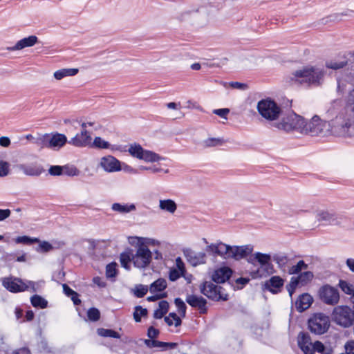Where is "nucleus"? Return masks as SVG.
<instances>
[{"instance_id":"nucleus-28","label":"nucleus","mask_w":354,"mask_h":354,"mask_svg":"<svg viewBox=\"0 0 354 354\" xmlns=\"http://www.w3.org/2000/svg\"><path fill=\"white\" fill-rule=\"evenodd\" d=\"M276 272H277V271L274 268L272 261H270V265H268V268H266L265 271H261L260 268H256V269L251 268L249 272V274H250V277H252V279H261L263 277H267L268 276H270Z\"/></svg>"},{"instance_id":"nucleus-44","label":"nucleus","mask_w":354,"mask_h":354,"mask_svg":"<svg viewBox=\"0 0 354 354\" xmlns=\"http://www.w3.org/2000/svg\"><path fill=\"white\" fill-rule=\"evenodd\" d=\"M106 277L108 279H115L118 274V264L115 261L108 263L106 266Z\"/></svg>"},{"instance_id":"nucleus-51","label":"nucleus","mask_w":354,"mask_h":354,"mask_svg":"<svg viewBox=\"0 0 354 354\" xmlns=\"http://www.w3.org/2000/svg\"><path fill=\"white\" fill-rule=\"evenodd\" d=\"M272 261V256L270 254L263 253V255L259 259V266L257 268H260L261 271H265L268 265Z\"/></svg>"},{"instance_id":"nucleus-30","label":"nucleus","mask_w":354,"mask_h":354,"mask_svg":"<svg viewBox=\"0 0 354 354\" xmlns=\"http://www.w3.org/2000/svg\"><path fill=\"white\" fill-rule=\"evenodd\" d=\"M167 287V283L165 278L160 277L153 281L149 286L151 293L166 292L165 290Z\"/></svg>"},{"instance_id":"nucleus-16","label":"nucleus","mask_w":354,"mask_h":354,"mask_svg":"<svg viewBox=\"0 0 354 354\" xmlns=\"http://www.w3.org/2000/svg\"><path fill=\"white\" fill-rule=\"evenodd\" d=\"M185 302L192 308H198L199 313L201 315H205L208 312V307L207 306V301L201 295L194 294L187 295Z\"/></svg>"},{"instance_id":"nucleus-50","label":"nucleus","mask_w":354,"mask_h":354,"mask_svg":"<svg viewBox=\"0 0 354 354\" xmlns=\"http://www.w3.org/2000/svg\"><path fill=\"white\" fill-rule=\"evenodd\" d=\"M80 174V171L73 165H64V175L67 176L73 177L77 176Z\"/></svg>"},{"instance_id":"nucleus-11","label":"nucleus","mask_w":354,"mask_h":354,"mask_svg":"<svg viewBox=\"0 0 354 354\" xmlns=\"http://www.w3.org/2000/svg\"><path fill=\"white\" fill-rule=\"evenodd\" d=\"M319 299L327 305H336L339 300V293L337 288L329 284L322 286L318 290Z\"/></svg>"},{"instance_id":"nucleus-2","label":"nucleus","mask_w":354,"mask_h":354,"mask_svg":"<svg viewBox=\"0 0 354 354\" xmlns=\"http://www.w3.org/2000/svg\"><path fill=\"white\" fill-rule=\"evenodd\" d=\"M292 80L298 81L300 83L305 82L308 84L319 85L324 75V71L315 66H306L302 69L292 72Z\"/></svg>"},{"instance_id":"nucleus-6","label":"nucleus","mask_w":354,"mask_h":354,"mask_svg":"<svg viewBox=\"0 0 354 354\" xmlns=\"http://www.w3.org/2000/svg\"><path fill=\"white\" fill-rule=\"evenodd\" d=\"M200 292L202 295L213 301H227L230 299L229 295H221L219 290L223 289V286L216 284L211 281H203L200 286Z\"/></svg>"},{"instance_id":"nucleus-46","label":"nucleus","mask_w":354,"mask_h":354,"mask_svg":"<svg viewBox=\"0 0 354 354\" xmlns=\"http://www.w3.org/2000/svg\"><path fill=\"white\" fill-rule=\"evenodd\" d=\"M174 303L177 308V310L182 318L186 317L187 306L180 297H176L174 300Z\"/></svg>"},{"instance_id":"nucleus-49","label":"nucleus","mask_w":354,"mask_h":354,"mask_svg":"<svg viewBox=\"0 0 354 354\" xmlns=\"http://www.w3.org/2000/svg\"><path fill=\"white\" fill-rule=\"evenodd\" d=\"M225 142L223 138H209L204 140L205 147H214L221 146Z\"/></svg>"},{"instance_id":"nucleus-26","label":"nucleus","mask_w":354,"mask_h":354,"mask_svg":"<svg viewBox=\"0 0 354 354\" xmlns=\"http://www.w3.org/2000/svg\"><path fill=\"white\" fill-rule=\"evenodd\" d=\"M276 272H277V271L274 268L272 261H270V265H268V268H266L265 271H261L260 268H256V269L251 268L249 272V274H250V277H252V279H261L263 277H267L268 276H270Z\"/></svg>"},{"instance_id":"nucleus-7","label":"nucleus","mask_w":354,"mask_h":354,"mask_svg":"<svg viewBox=\"0 0 354 354\" xmlns=\"http://www.w3.org/2000/svg\"><path fill=\"white\" fill-rule=\"evenodd\" d=\"M2 286L9 292L17 293L28 290L36 291L35 283L31 281H23L21 278L9 277L2 279Z\"/></svg>"},{"instance_id":"nucleus-61","label":"nucleus","mask_w":354,"mask_h":354,"mask_svg":"<svg viewBox=\"0 0 354 354\" xmlns=\"http://www.w3.org/2000/svg\"><path fill=\"white\" fill-rule=\"evenodd\" d=\"M230 110L228 108H221L216 109L213 111V113L219 116L223 119H227V114L230 113Z\"/></svg>"},{"instance_id":"nucleus-36","label":"nucleus","mask_w":354,"mask_h":354,"mask_svg":"<svg viewBox=\"0 0 354 354\" xmlns=\"http://www.w3.org/2000/svg\"><path fill=\"white\" fill-rule=\"evenodd\" d=\"M159 207L161 210L174 214L177 209V204L172 199H161L159 201Z\"/></svg>"},{"instance_id":"nucleus-62","label":"nucleus","mask_w":354,"mask_h":354,"mask_svg":"<svg viewBox=\"0 0 354 354\" xmlns=\"http://www.w3.org/2000/svg\"><path fill=\"white\" fill-rule=\"evenodd\" d=\"M250 279L248 277H239L235 279V283H236V289L241 290L243 289L249 282Z\"/></svg>"},{"instance_id":"nucleus-17","label":"nucleus","mask_w":354,"mask_h":354,"mask_svg":"<svg viewBox=\"0 0 354 354\" xmlns=\"http://www.w3.org/2000/svg\"><path fill=\"white\" fill-rule=\"evenodd\" d=\"M82 130L80 136H83L82 140H80L79 136H75L69 141L68 144L78 148H84L88 146L89 140H92L91 133L86 130L87 123L83 122L80 124Z\"/></svg>"},{"instance_id":"nucleus-13","label":"nucleus","mask_w":354,"mask_h":354,"mask_svg":"<svg viewBox=\"0 0 354 354\" xmlns=\"http://www.w3.org/2000/svg\"><path fill=\"white\" fill-rule=\"evenodd\" d=\"M67 137L65 134L59 132H53L46 133V147L58 151L62 148L66 143H68Z\"/></svg>"},{"instance_id":"nucleus-38","label":"nucleus","mask_w":354,"mask_h":354,"mask_svg":"<svg viewBox=\"0 0 354 354\" xmlns=\"http://www.w3.org/2000/svg\"><path fill=\"white\" fill-rule=\"evenodd\" d=\"M140 160L148 162H156L162 160H165V158L153 151L145 149Z\"/></svg>"},{"instance_id":"nucleus-32","label":"nucleus","mask_w":354,"mask_h":354,"mask_svg":"<svg viewBox=\"0 0 354 354\" xmlns=\"http://www.w3.org/2000/svg\"><path fill=\"white\" fill-rule=\"evenodd\" d=\"M15 241L16 243H21L24 245H32L35 243H39V245L38 246V250H41V251H44V241H40L37 238H31L28 236H17Z\"/></svg>"},{"instance_id":"nucleus-53","label":"nucleus","mask_w":354,"mask_h":354,"mask_svg":"<svg viewBox=\"0 0 354 354\" xmlns=\"http://www.w3.org/2000/svg\"><path fill=\"white\" fill-rule=\"evenodd\" d=\"M186 272H183L176 268H171L169 271V281L174 282L177 281L181 277H185Z\"/></svg>"},{"instance_id":"nucleus-23","label":"nucleus","mask_w":354,"mask_h":354,"mask_svg":"<svg viewBox=\"0 0 354 354\" xmlns=\"http://www.w3.org/2000/svg\"><path fill=\"white\" fill-rule=\"evenodd\" d=\"M38 41V39L35 35H30L28 37L23 38L19 40L15 46L12 47H8V49L9 50L15 51L19 50L24 49L26 47H30L34 46Z\"/></svg>"},{"instance_id":"nucleus-3","label":"nucleus","mask_w":354,"mask_h":354,"mask_svg":"<svg viewBox=\"0 0 354 354\" xmlns=\"http://www.w3.org/2000/svg\"><path fill=\"white\" fill-rule=\"evenodd\" d=\"M257 109L259 114L268 121L277 120L282 113L281 106L270 97L260 100L257 102Z\"/></svg>"},{"instance_id":"nucleus-15","label":"nucleus","mask_w":354,"mask_h":354,"mask_svg":"<svg viewBox=\"0 0 354 354\" xmlns=\"http://www.w3.org/2000/svg\"><path fill=\"white\" fill-rule=\"evenodd\" d=\"M285 280L280 276L274 275L266 280L262 285V290L263 291H268L273 295H277L281 292Z\"/></svg>"},{"instance_id":"nucleus-4","label":"nucleus","mask_w":354,"mask_h":354,"mask_svg":"<svg viewBox=\"0 0 354 354\" xmlns=\"http://www.w3.org/2000/svg\"><path fill=\"white\" fill-rule=\"evenodd\" d=\"M307 326L314 335L325 334L330 327V318L323 313H315L307 320Z\"/></svg>"},{"instance_id":"nucleus-24","label":"nucleus","mask_w":354,"mask_h":354,"mask_svg":"<svg viewBox=\"0 0 354 354\" xmlns=\"http://www.w3.org/2000/svg\"><path fill=\"white\" fill-rule=\"evenodd\" d=\"M298 347L304 352V354H308L307 351L309 350L310 346H312L313 342L308 332L301 331L297 336Z\"/></svg>"},{"instance_id":"nucleus-27","label":"nucleus","mask_w":354,"mask_h":354,"mask_svg":"<svg viewBox=\"0 0 354 354\" xmlns=\"http://www.w3.org/2000/svg\"><path fill=\"white\" fill-rule=\"evenodd\" d=\"M276 272H277V271L274 268L272 261H270V265H268V268H266L265 271H261L260 268H256V269L251 268L249 272V274H250V277H252V279H261L263 277H267L268 276H270Z\"/></svg>"},{"instance_id":"nucleus-37","label":"nucleus","mask_w":354,"mask_h":354,"mask_svg":"<svg viewBox=\"0 0 354 354\" xmlns=\"http://www.w3.org/2000/svg\"><path fill=\"white\" fill-rule=\"evenodd\" d=\"M79 72L77 68H62L54 73L53 77L57 80H60L65 77H71L76 75Z\"/></svg>"},{"instance_id":"nucleus-14","label":"nucleus","mask_w":354,"mask_h":354,"mask_svg":"<svg viewBox=\"0 0 354 354\" xmlns=\"http://www.w3.org/2000/svg\"><path fill=\"white\" fill-rule=\"evenodd\" d=\"M227 250L230 249L227 259H233L236 261L247 258L253 252V246L250 244L244 245H231L227 246Z\"/></svg>"},{"instance_id":"nucleus-8","label":"nucleus","mask_w":354,"mask_h":354,"mask_svg":"<svg viewBox=\"0 0 354 354\" xmlns=\"http://www.w3.org/2000/svg\"><path fill=\"white\" fill-rule=\"evenodd\" d=\"M305 125H306L305 118L292 111L287 117L282 118L281 121L278 123L277 127L287 132L292 130L304 132Z\"/></svg>"},{"instance_id":"nucleus-64","label":"nucleus","mask_w":354,"mask_h":354,"mask_svg":"<svg viewBox=\"0 0 354 354\" xmlns=\"http://www.w3.org/2000/svg\"><path fill=\"white\" fill-rule=\"evenodd\" d=\"M160 330L158 328H156L153 326H150L147 328V336L149 337V339H154L157 338L160 335Z\"/></svg>"},{"instance_id":"nucleus-5","label":"nucleus","mask_w":354,"mask_h":354,"mask_svg":"<svg viewBox=\"0 0 354 354\" xmlns=\"http://www.w3.org/2000/svg\"><path fill=\"white\" fill-rule=\"evenodd\" d=\"M332 315L333 320L344 328H348L354 324V309L347 305L335 307Z\"/></svg>"},{"instance_id":"nucleus-12","label":"nucleus","mask_w":354,"mask_h":354,"mask_svg":"<svg viewBox=\"0 0 354 354\" xmlns=\"http://www.w3.org/2000/svg\"><path fill=\"white\" fill-rule=\"evenodd\" d=\"M234 270L227 266L226 262H223L221 266L216 268L211 275V280L216 284H223L227 282L231 286L233 283L230 281Z\"/></svg>"},{"instance_id":"nucleus-63","label":"nucleus","mask_w":354,"mask_h":354,"mask_svg":"<svg viewBox=\"0 0 354 354\" xmlns=\"http://www.w3.org/2000/svg\"><path fill=\"white\" fill-rule=\"evenodd\" d=\"M178 346V344L176 342H160V351H165L167 350H171L176 348Z\"/></svg>"},{"instance_id":"nucleus-31","label":"nucleus","mask_w":354,"mask_h":354,"mask_svg":"<svg viewBox=\"0 0 354 354\" xmlns=\"http://www.w3.org/2000/svg\"><path fill=\"white\" fill-rule=\"evenodd\" d=\"M315 352L320 354H332L333 349L326 348L321 341L316 340L313 343L311 348L310 347L307 351V353L315 354Z\"/></svg>"},{"instance_id":"nucleus-58","label":"nucleus","mask_w":354,"mask_h":354,"mask_svg":"<svg viewBox=\"0 0 354 354\" xmlns=\"http://www.w3.org/2000/svg\"><path fill=\"white\" fill-rule=\"evenodd\" d=\"M140 341H142L145 345L149 348H160V342L161 341L156 339V338L154 339H140Z\"/></svg>"},{"instance_id":"nucleus-47","label":"nucleus","mask_w":354,"mask_h":354,"mask_svg":"<svg viewBox=\"0 0 354 354\" xmlns=\"http://www.w3.org/2000/svg\"><path fill=\"white\" fill-rule=\"evenodd\" d=\"M308 264L304 260H299L295 265L291 266L288 270L289 274H296L302 272V270H306Z\"/></svg>"},{"instance_id":"nucleus-55","label":"nucleus","mask_w":354,"mask_h":354,"mask_svg":"<svg viewBox=\"0 0 354 354\" xmlns=\"http://www.w3.org/2000/svg\"><path fill=\"white\" fill-rule=\"evenodd\" d=\"M272 259L275 261L279 268H283L288 263V257L286 255H279L275 254L272 256Z\"/></svg>"},{"instance_id":"nucleus-41","label":"nucleus","mask_w":354,"mask_h":354,"mask_svg":"<svg viewBox=\"0 0 354 354\" xmlns=\"http://www.w3.org/2000/svg\"><path fill=\"white\" fill-rule=\"evenodd\" d=\"M148 316V310L146 308H143L142 306L138 305L134 307V311L133 313V319L136 323H140L142 321V317H147Z\"/></svg>"},{"instance_id":"nucleus-33","label":"nucleus","mask_w":354,"mask_h":354,"mask_svg":"<svg viewBox=\"0 0 354 354\" xmlns=\"http://www.w3.org/2000/svg\"><path fill=\"white\" fill-rule=\"evenodd\" d=\"M341 60L339 62L330 61L326 62V67L329 69L338 70L343 68L348 64V59L346 53L339 55Z\"/></svg>"},{"instance_id":"nucleus-9","label":"nucleus","mask_w":354,"mask_h":354,"mask_svg":"<svg viewBox=\"0 0 354 354\" xmlns=\"http://www.w3.org/2000/svg\"><path fill=\"white\" fill-rule=\"evenodd\" d=\"M315 218L318 222L322 223L323 225H340L343 221L348 220L346 216L337 213L333 209L318 210Z\"/></svg>"},{"instance_id":"nucleus-20","label":"nucleus","mask_w":354,"mask_h":354,"mask_svg":"<svg viewBox=\"0 0 354 354\" xmlns=\"http://www.w3.org/2000/svg\"><path fill=\"white\" fill-rule=\"evenodd\" d=\"M100 165L106 172L120 171L122 169L121 162L111 155L101 158Z\"/></svg>"},{"instance_id":"nucleus-18","label":"nucleus","mask_w":354,"mask_h":354,"mask_svg":"<svg viewBox=\"0 0 354 354\" xmlns=\"http://www.w3.org/2000/svg\"><path fill=\"white\" fill-rule=\"evenodd\" d=\"M183 252L187 262L194 267L206 263V253L204 252L196 253L191 248H184Z\"/></svg>"},{"instance_id":"nucleus-39","label":"nucleus","mask_w":354,"mask_h":354,"mask_svg":"<svg viewBox=\"0 0 354 354\" xmlns=\"http://www.w3.org/2000/svg\"><path fill=\"white\" fill-rule=\"evenodd\" d=\"M97 333L99 336L103 337H110L114 339H120L121 335L114 329L99 328L97 329Z\"/></svg>"},{"instance_id":"nucleus-21","label":"nucleus","mask_w":354,"mask_h":354,"mask_svg":"<svg viewBox=\"0 0 354 354\" xmlns=\"http://www.w3.org/2000/svg\"><path fill=\"white\" fill-rule=\"evenodd\" d=\"M17 168L22 171L26 175L32 176H39L44 171L42 164L37 162L21 164L17 165Z\"/></svg>"},{"instance_id":"nucleus-57","label":"nucleus","mask_w":354,"mask_h":354,"mask_svg":"<svg viewBox=\"0 0 354 354\" xmlns=\"http://www.w3.org/2000/svg\"><path fill=\"white\" fill-rule=\"evenodd\" d=\"M31 304L36 308H44V299L41 296L35 295L30 297Z\"/></svg>"},{"instance_id":"nucleus-43","label":"nucleus","mask_w":354,"mask_h":354,"mask_svg":"<svg viewBox=\"0 0 354 354\" xmlns=\"http://www.w3.org/2000/svg\"><path fill=\"white\" fill-rule=\"evenodd\" d=\"M144 150L145 149L140 144L134 142L130 145L128 152L131 156L140 160Z\"/></svg>"},{"instance_id":"nucleus-40","label":"nucleus","mask_w":354,"mask_h":354,"mask_svg":"<svg viewBox=\"0 0 354 354\" xmlns=\"http://www.w3.org/2000/svg\"><path fill=\"white\" fill-rule=\"evenodd\" d=\"M149 290V286L143 284H136L133 288H131L130 292L136 298H142Z\"/></svg>"},{"instance_id":"nucleus-59","label":"nucleus","mask_w":354,"mask_h":354,"mask_svg":"<svg viewBox=\"0 0 354 354\" xmlns=\"http://www.w3.org/2000/svg\"><path fill=\"white\" fill-rule=\"evenodd\" d=\"M140 169L141 170H147L150 171L153 174L160 173V172H164L165 174H167L169 172V169H164L160 166L154 165L151 167H147V166H140Z\"/></svg>"},{"instance_id":"nucleus-29","label":"nucleus","mask_w":354,"mask_h":354,"mask_svg":"<svg viewBox=\"0 0 354 354\" xmlns=\"http://www.w3.org/2000/svg\"><path fill=\"white\" fill-rule=\"evenodd\" d=\"M297 277H292L291 279L295 282L298 286H304L310 283L313 277V272L311 271H304L301 273L296 274Z\"/></svg>"},{"instance_id":"nucleus-48","label":"nucleus","mask_w":354,"mask_h":354,"mask_svg":"<svg viewBox=\"0 0 354 354\" xmlns=\"http://www.w3.org/2000/svg\"><path fill=\"white\" fill-rule=\"evenodd\" d=\"M338 286L342 291H343L346 295L352 296L354 293L353 285L346 280L339 279Z\"/></svg>"},{"instance_id":"nucleus-10","label":"nucleus","mask_w":354,"mask_h":354,"mask_svg":"<svg viewBox=\"0 0 354 354\" xmlns=\"http://www.w3.org/2000/svg\"><path fill=\"white\" fill-rule=\"evenodd\" d=\"M137 250L133 254L135 261L133 266L137 268H145L148 267L152 261V252L147 245H142V243H136Z\"/></svg>"},{"instance_id":"nucleus-19","label":"nucleus","mask_w":354,"mask_h":354,"mask_svg":"<svg viewBox=\"0 0 354 354\" xmlns=\"http://www.w3.org/2000/svg\"><path fill=\"white\" fill-rule=\"evenodd\" d=\"M324 125L323 121L320 118L315 115L310 121H306L304 132L310 133L312 136H318L323 131Z\"/></svg>"},{"instance_id":"nucleus-52","label":"nucleus","mask_w":354,"mask_h":354,"mask_svg":"<svg viewBox=\"0 0 354 354\" xmlns=\"http://www.w3.org/2000/svg\"><path fill=\"white\" fill-rule=\"evenodd\" d=\"M64 245L65 242L63 241L52 240L50 242L46 241V252L54 249H59Z\"/></svg>"},{"instance_id":"nucleus-34","label":"nucleus","mask_w":354,"mask_h":354,"mask_svg":"<svg viewBox=\"0 0 354 354\" xmlns=\"http://www.w3.org/2000/svg\"><path fill=\"white\" fill-rule=\"evenodd\" d=\"M87 147L97 149H107L111 147V144L102 138L95 136L93 142L92 140H89V143Z\"/></svg>"},{"instance_id":"nucleus-25","label":"nucleus","mask_w":354,"mask_h":354,"mask_svg":"<svg viewBox=\"0 0 354 354\" xmlns=\"http://www.w3.org/2000/svg\"><path fill=\"white\" fill-rule=\"evenodd\" d=\"M133 261H135V257L131 248H127L120 254V262L121 266L126 270L129 271L131 270V263H133Z\"/></svg>"},{"instance_id":"nucleus-56","label":"nucleus","mask_w":354,"mask_h":354,"mask_svg":"<svg viewBox=\"0 0 354 354\" xmlns=\"http://www.w3.org/2000/svg\"><path fill=\"white\" fill-rule=\"evenodd\" d=\"M263 255L262 252H257L254 254H251L247 257V261L252 264L254 267H257L259 265V259H261Z\"/></svg>"},{"instance_id":"nucleus-45","label":"nucleus","mask_w":354,"mask_h":354,"mask_svg":"<svg viewBox=\"0 0 354 354\" xmlns=\"http://www.w3.org/2000/svg\"><path fill=\"white\" fill-rule=\"evenodd\" d=\"M226 251L227 250H225V252H222L221 250H218V245L216 243H211L205 247L204 252H205L206 254H207L208 255L216 257L218 256L223 257Z\"/></svg>"},{"instance_id":"nucleus-22","label":"nucleus","mask_w":354,"mask_h":354,"mask_svg":"<svg viewBox=\"0 0 354 354\" xmlns=\"http://www.w3.org/2000/svg\"><path fill=\"white\" fill-rule=\"evenodd\" d=\"M314 301L313 297L308 292L299 295L295 301V308L299 313H303L308 309Z\"/></svg>"},{"instance_id":"nucleus-54","label":"nucleus","mask_w":354,"mask_h":354,"mask_svg":"<svg viewBox=\"0 0 354 354\" xmlns=\"http://www.w3.org/2000/svg\"><path fill=\"white\" fill-rule=\"evenodd\" d=\"M48 171L53 176H62L64 175V165H51Z\"/></svg>"},{"instance_id":"nucleus-35","label":"nucleus","mask_w":354,"mask_h":354,"mask_svg":"<svg viewBox=\"0 0 354 354\" xmlns=\"http://www.w3.org/2000/svg\"><path fill=\"white\" fill-rule=\"evenodd\" d=\"M111 209L119 213L127 214L131 211H135L136 209V207L133 203L122 204L120 203H114L111 205Z\"/></svg>"},{"instance_id":"nucleus-60","label":"nucleus","mask_w":354,"mask_h":354,"mask_svg":"<svg viewBox=\"0 0 354 354\" xmlns=\"http://www.w3.org/2000/svg\"><path fill=\"white\" fill-rule=\"evenodd\" d=\"M135 239H137L138 243H142V245H158L160 244L159 241L155 240L153 239L150 238H145V237H138L136 236Z\"/></svg>"},{"instance_id":"nucleus-42","label":"nucleus","mask_w":354,"mask_h":354,"mask_svg":"<svg viewBox=\"0 0 354 354\" xmlns=\"http://www.w3.org/2000/svg\"><path fill=\"white\" fill-rule=\"evenodd\" d=\"M100 317L101 313L100 310L96 307H91L86 311V318H84V320L97 322L100 319Z\"/></svg>"},{"instance_id":"nucleus-1","label":"nucleus","mask_w":354,"mask_h":354,"mask_svg":"<svg viewBox=\"0 0 354 354\" xmlns=\"http://www.w3.org/2000/svg\"><path fill=\"white\" fill-rule=\"evenodd\" d=\"M335 124L343 136L354 138V88L346 97L344 110L336 117Z\"/></svg>"}]
</instances>
